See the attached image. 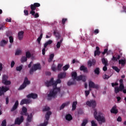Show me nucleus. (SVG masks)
I'll return each mask as SVG.
<instances>
[{"instance_id":"nucleus-16","label":"nucleus","mask_w":126,"mask_h":126,"mask_svg":"<svg viewBox=\"0 0 126 126\" xmlns=\"http://www.w3.org/2000/svg\"><path fill=\"white\" fill-rule=\"evenodd\" d=\"M19 105V103L18 102V100H16L12 108L11 109V112H14L15 110H17L18 108V106Z\"/></svg>"},{"instance_id":"nucleus-58","label":"nucleus","mask_w":126,"mask_h":126,"mask_svg":"<svg viewBox=\"0 0 126 126\" xmlns=\"http://www.w3.org/2000/svg\"><path fill=\"white\" fill-rule=\"evenodd\" d=\"M5 100H6V105H8V104L9 103V99L8 98V97H6Z\"/></svg>"},{"instance_id":"nucleus-13","label":"nucleus","mask_w":126,"mask_h":126,"mask_svg":"<svg viewBox=\"0 0 126 126\" xmlns=\"http://www.w3.org/2000/svg\"><path fill=\"white\" fill-rule=\"evenodd\" d=\"M96 64V60L92 59V60H89L88 62V66L89 67H91V66H95Z\"/></svg>"},{"instance_id":"nucleus-18","label":"nucleus","mask_w":126,"mask_h":126,"mask_svg":"<svg viewBox=\"0 0 126 126\" xmlns=\"http://www.w3.org/2000/svg\"><path fill=\"white\" fill-rule=\"evenodd\" d=\"M31 11H30L31 14H32V15H34V14L36 13V12L34 11L36 10V8L34 4H32L31 5Z\"/></svg>"},{"instance_id":"nucleus-61","label":"nucleus","mask_w":126,"mask_h":126,"mask_svg":"<svg viewBox=\"0 0 126 126\" xmlns=\"http://www.w3.org/2000/svg\"><path fill=\"white\" fill-rule=\"evenodd\" d=\"M108 54V49H105L104 52H102V55H105V54Z\"/></svg>"},{"instance_id":"nucleus-64","label":"nucleus","mask_w":126,"mask_h":126,"mask_svg":"<svg viewBox=\"0 0 126 126\" xmlns=\"http://www.w3.org/2000/svg\"><path fill=\"white\" fill-rule=\"evenodd\" d=\"M24 13H25V15H28V10H25L24 11Z\"/></svg>"},{"instance_id":"nucleus-51","label":"nucleus","mask_w":126,"mask_h":126,"mask_svg":"<svg viewBox=\"0 0 126 126\" xmlns=\"http://www.w3.org/2000/svg\"><path fill=\"white\" fill-rule=\"evenodd\" d=\"M85 93L86 97H87L90 94V91H85Z\"/></svg>"},{"instance_id":"nucleus-1","label":"nucleus","mask_w":126,"mask_h":126,"mask_svg":"<svg viewBox=\"0 0 126 126\" xmlns=\"http://www.w3.org/2000/svg\"><path fill=\"white\" fill-rule=\"evenodd\" d=\"M62 83V80L61 78H58L56 81H54V78H51L50 81H46L45 83V86L46 87H50V86H53L52 90H51L49 92V94L47 95V99L49 100H51L53 98H56L58 93L61 92V88H57L58 84Z\"/></svg>"},{"instance_id":"nucleus-21","label":"nucleus","mask_w":126,"mask_h":126,"mask_svg":"<svg viewBox=\"0 0 126 126\" xmlns=\"http://www.w3.org/2000/svg\"><path fill=\"white\" fill-rule=\"evenodd\" d=\"M24 36V32L21 31L18 32V37L19 40H22V39H23Z\"/></svg>"},{"instance_id":"nucleus-54","label":"nucleus","mask_w":126,"mask_h":126,"mask_svg":"<svg viewBox=\"0 0 126 126\" xmlns=\"http://www.w3.org/2000/svg\"><path fill=\"white\" fill-rule=\"evenodd\" d=\"M107 66L108 65H104L102 68L103 71H107V70H108V68L107 67Z\"/></svg>"},{"instance_id":"nucleus-7","label":"nucleus","mask_w":126,"mask_h":126,"mask_svg":"<svg viewBox=\"0 0 126 126\" xmlns=\"http://www.w3.org/2000/svg\"><path fill=\"white\" fill-rule=\"evenodd\" d=\"M8 77L6 75H3L2 76V82L4 85H10L11 84V82L10 81H8Z\"/></svg>"},{"instance_id":"nucleus-9","label":"nucleus","mask_w":126,"mask_h":126,"mask_svg":"<svg viewBox=\"0 0 126 126\" xmlns=\"http://www.w3.org/2000/svg\"><path fill=\"white\" fill-rule=\"evenodd\" d=\"M9 90V88L7 87L2 86L0 87V96H2V95H4V93L7 91Z\"/></svg>"},{"instance_id":"nucleus-47","label":"nucleus","mask_w":126,"mask_h":126,"mask_svg":"<svg viewBox=\"0 0 126 126\" xmlns=\"http://www.w3.org/2000/svg\"><path fill=\"white\" fill-rule=\"evenodd\" d=\"M112 68L117 72H120V70L119 69V68H118V67L114 66L112 67Z\"/></svg>"},{"instance_id":"nucleus-26","label":"nucleus","mask_w":126,"mask_h":126,"mask_svg":"<svg viewBox=\"0 0 126 126\" xmlns=\"http://www.w3.org/2000/svg\"><path fill=\"white\" fill-rule=\"evenodd\" d=\"M70 104L69 101L63 103L60 107V110H63L64 108V107L68 106Z\"/></svg>"},{"instance_id":"nucleus-28","label":"nucleus","mask_w":126,"mask_h":126,"mask_svg":"<svg viewBox=\"0 0 126 126\" xmlns=\"http://www.w3.org/2000/svg\"><path fill=\"white\" fill-rule=\"evenodd\" d=\"M6 44H7V41H6L4 39H3L0 42V46L1 47H4Z\"/></svg>"},{"instance_id":"nucleus-17","label":"nucleus","mask_w":126,"mask_h":126,"mask_svg":"<svg viewBox=\"0 0 126 126\" xmlns=\"http://www.w3.org/2000/svg\"><path fill=\"white\" fill-rule=\"evenodd\" d=\"M20 114L22 116H27L28 115V113H27V108L25 106H23L22 108V112Z\"/></svg>"},{"instance_id":"nucleus-49","label":"nucleus","mask_w":126,"mask_h":126,"mask_svg":"<svg viewBox=\"0 0 126 126\" xmlns=\"http://www.w3.org/2000/svg\"><path fill=\"white\" fill-rule=\"evenodd\" d=\"M103 79H109V78H110V76H109V75L105 74L103 76Z\"/></svg>"},{"instance_id":"nucleus-35","label":"nucleus","mask_w":126,"mask_h":126,"mask_svg":"<svg viewBox=\"0 0 126 126\" xmlns=\"http://www.w3.org/2000/svg\"><path fill=\"white\" fill-rule=\"evenodd\" d=\"M22 53V51L20 49H17L16 50L15 56H19V55H21Z\"/></svg>"},{"instance_id":"nucleus-20","label":"nucleus","mask_w":126,"mask_h":126,"mask_svg":"<svg viewBox=\"0 0 126 126\" xmlns=\"http://www.w3.org/2000/svg\"><path fill=\"white\" fill-rule=\"evenodd\" d=\"M78 81H79L80 80H82L85 82V81H86V77L82 76V75H80L78 76H77L76 79Z\"/></svg>"},{"instance_id":"nucleus-41","label":"nucleus","mask_w":126,"mask_h":126,"mask_svg":"<svg viewBox=\"0 0 126 126\" xmlns=\"http://www.w3.org/2000/svg\"><path fill=\"white\" fill-rule=\"evenodd\" d=\"M23 67V65H21L19 66H17L16 68V70H17V71H21Z\"/></svg>"},{"instance_id":"nucleus-29","label":"nucleus","mask_w":126,"mask_h":126,"mask_svg":"<svg viewBox=\"0 0 126 126\" xmlns=\"http://www.w3.org/2000/svg\"><path fill=\"white\" fill-rule=\"evenodd\" d=\"M55 57V55L54 54H51L49 56V58L48 59V63H52L53 60H54V58Z\"/></svg>"},{"instance_id":"nucleus-27","label":"nucleus","mask_w":126,"mask_h":126,"mask_svg":"<svg viewBox=\"0 0 126 126\" xmlns=\"http://www.w3.org/2000/svg\"><path fill=\"white\" fill-rule=\"evenodd\" d=\"M65 118L66 121L70 122V121H71V120H72V116H71V115L69 114H68L65 115Z\"/></svg>"},{"instance_id":"nucleus-19","label":"nucleus","mask_w":126,"mask_h":126,"mask_svg":"<svg viewBox=\"0 0 126 126\" xmlns=\"http://www.w3.org/2000/svg\"><path fill=\"white\" fill-rule=\"evenodd\" d=\"M65 76H66V73L65 72H61L58 75V78H60L61 79H63V78H65Z\"/></svg>"},{"instance_id":"nucleus-62","label":"nucleus","mask_w":126,"mask_h":126,"mask_svg":"<svg viewBox=\"0 0 126 126\" xmlns=\"http://www.w3.org/2000/svg\"><path fill=\"white\" fill-rule=\"evenodd\" d=\"M51 68L53 71H56V70H57V67L55 66H52Z\"/></svg>"},{"instance_id":"nucleus-46","label":"nucleus","mask_w":126,"mask_h":126,"mask_svg":"<svg viewBox=\"0 0 126 126\" xmlns=\"http://www.w3.org/2000/svg\"><path fill=\"white\" fill-rule=\"evenodd\" d=\"M100 54H101V51H95L94 53V56L96 57V56H100Z\"/></svg>"},{"instance_id":"nucleus-38","label":"nucleus","mask_w":126,"mask_h":126,"mask_svg":"<svg viewBox=\"0 0 126 126\" xmlns=\"http://www.w3.org/2000/svg\"><path fill=\"white\" fill-rule=\"evenodd\" d=\"M71 75L74 80L76 79V77H77V73H76V72H72Z\"/></svg>"},{"instance_id":"nucleus-22","label":"nucleus","mask_w":126,"mask_h":126,"mask_svg":"<svg viewBox=\"0 0 126 126\" xmlns=\"http://www.w3.org/2000/svg\"><path fill=\"white\" fill-rule=\"evenodd\" d=\"M119 64H121L122 66H125L126 63V59L124 58V59H121L119 60Z\"/></svg>"},{"instance_id":"nucleus-5","label":"nucleus","mask_w":126,"mask_h":126,"mask_svg":"<svg viewBox=\"0 0 126 126\" xmlns=\"http://www.w3.org/2000/svg\"><path fill=\"white\" fill-rule=\"evenodd\" d=\"M31 82L28 80V78L27 77H26L25 78L24 81L23 83L20 86V87L18 89V90H23L27 85H29L30 84Z\"/></svg>"},{"instance_id":"nucleus-23","label":"nucleus","mask_w":126,"mask_h":126,"mask_svg":"<svg viewBox=\"0 0 126 126\" xmlns=\"http://www.w3.org/2000/svg\"><path fill=\"white\" fill-rule=\"evenodd\" d=\"M80 70H81V71H83L84 72H86V73H87V72H88V69L84 65H81L80 66Z\"/></svg>"},{"instance_id":"nucleus-34","label":"nucleus","mask_w":126,"mask_h":126,"mask_svg":"<svg viewBox=\"0 0 126 126\" xmlns=\"http://www.w3.org/2000/svg\"><path fill=\"white\" fill-rule=\"evenodd\" d=\"M101 62L102 64L104 65H108V60L105 58H102L101 59Z\"/></svg>"},{"instance_id":"nucleus-37","label":"nucleus","mask_w":126,"mask_h":126,"mask_svg":"<svg viewBox=\"0 0 126 126\" xmlns=\"http://www.w3.org/2000/svg\"><path fill=\"white\" fill-rule=\"evenodd\" d=\"M43 38V34L41 33L40 34V36L37 39V41L38 43V44H40L41 43V40H42V38Z\"/></svg>"},{"instance_id":"nucleus-4","label":"nucleus","mask_w":126,"mask_h":126,"mask_svg":"<svg viewBox=\"0 0 126 126\" xmlns=\"http://www.w3.org/2000/svg\"><path fill=\"white\" fill-rule=\"evenodd\" d=\"M52 115V112L48 111L45 115V120L43 124H40L37 126H46L49 123V120L50 119V116Z\"/></svg>"},{"instance_id":"nucleus-25","label":"nucleus","mask_w":126,"mask_h":126,"mask_svg":"<svg viewBox=\"0 0 126 126\" xmlns=\"http://www.w3.org/2000/svg\"><path fill=\"white\" fill-rule=\"evenodd\" d=\"M28 116L27 118V122L28 123H31L32 122V118H33V115H32V113H31L30 115H27Z\"/></svg>"},{"instance_id":"nucleus-12","label":"nucleus","mask_w":126,"mask_h":126,"mask_svg":"<svg viewBox=\"0 0 126 126\" xmlns=\"http://www.w3.org/2000/svg\"><path fill=\"white\" fill-rule=\"evenodd\" d=\"M31 102H32V100L29 98H24L21 101L20 105L22 106V105H24V104H30Z\"/></svg>"},{"instance_id":"nucleus-50","label":"nucleus","mask_w":126,"mask_h":126,"mask_svg":"<svg viewBox=\"0 0 126 126\" xmlns=\"http://www.w3.org/2000/svg\"><path fill=\"white\" fill-rule=\"evenodd\" d=\"M9 39L10 43H13V37L12 36H9Z\"/></svg>"},{"instance_id":"nucleus-39","label":"nucleus","mask_w":126,"mask_h":126,"mask_svg":"<svg viewBox=\"0 0 126 126\" xmlns=\"http://www.w3.org/2000/svg\"><path fill=\"white\" fill-rule=\"evenodd\" d=\"M27 59L26 57L23 56L21 59V63H25V62H27Z\"/></svg>"},{"instance_id":"nucleus-8","label":"nucleus","mask_w":126,"mask_h":126,"mask_svg":"<svg viewBox=\"0 0 126 126\" xmlns=\"http://www.w3.org/2000/svg\"><path fill=\"white\" fill-rule=\"evenodd\" d=\"M53 43V40H49L48 41L45 42L44 44V48L42 50V55L45 56V54H46V48L48 47V45H51Z\"/></svg>"},{"instance_id":"nucleus-24","label":"nucleus","mask_w":126,"mask_h":126,"mask_svg":"<svg viewBox=\"0 0 126 126\" xmlns=\"http://www.w3.org/2000/svg\"><path fill=\"white\" fill-rule=\"evenodd\" d=\"M111 113L112 114H118V110L117 109V106L115 105L112 107V108L110 110Z\"/></svg>"},{"instance_id":"nucleus-52","label":"nucleus","mask_w":126,"mask_h":126,"mask_svg":"<svg viewBox=\"0 0 126 126\" xmlns=\"http://www.w3.org/2000/svg\"><path fill=\"white\" fill-rule=\"evenodd\" d=\"M74 84V82H70L69 81L67 82V86H70V85H73Z\"/></svg>"},{"instance_id":"nucleus-31","label":"nucleus","mask_w":126,"mask_h":126,"mask_svg":"<svg viewBox=\"0 0 126 126\" xmlns=\"http://www.w3.org/2000/svg\"><path fill=\"white\" fill-rule=\"evenodd\" d=\"M120 59H121V55H118L117 58L113 56L111 60L113 61L118 62V60Z\"/></svg>"},{"instance_id":"nucleus-3","label":"nucleus","mask_w":126,"mask_h":126,"mask_svg":"<svg viewBox=\"0 0 126 126\" xmlns=\"http://www.w3.org/2000/svg\"><path fill=\"white\" fill-rule=\"evenodd\" d=\"M120 85L119 87H115L114 88V92L116 94H118L120 92H123V90L125 89V86L124 85V80L123 79H121L119 81Z\"/></svg>"},{"instance_id":"nucleus-14","label":"nucleus","mask_w":126,"mask_h":126,"mask_svg":"<svg viewBox=\"0 0 126 126\" xmlns=\"http://www.w3.org/2000/svg\"><path fill=\"white\" fill-rule=\"evenodd\" d=\"M27 98H28V99L30 98H32V99H37V98H38V94L34 93L29 94L27 95Z\"/></svg>"},{"instance_id":"nucleus-63","label":"nucleus","mask_w":126,"mask_h":126,"mask_svg":"<svg viewBox=\"0 0 126 126\" xmlns=\"http://www.w3.org/2000/svg\"><path fill=\"white\" fill-rule=\"evenodd\" d=\"M117 122H122V117L120 116L118 117V118L117 119Z\"/></svg>"},{"instance_id":"nucleus-42","label":"nucleus","mask_w":126,"mask_h":126,"mask_svg":"<svg viewBox=\"0 0 126 126\" xmlns=\"http://www.w3.org/2000/svg\"><path fill=\"white\" fill-rule=\"evenodd\" d=\"M26 57L28 59H30V57H31V53L30 51H27L26 52Z\"/></svg>"},{"instance_id":"nucleus-43","label":"nucleus","mask_w":126,"mask_h":126,"mask_svg":"<svg viewBox=\"0 0 126 126\" xmlns=\"http://www.w3.org/2000/svg\"><path fill=\"white\" fill-rule=\"evenodd\" d=\"M50 109L51 108H50V107H48V106H45L43 109V111L47 112L48 111H50Z\"/></svg>"},{"instance_id":"nucleus-32","label":"nucleus","mask_w":126,"mask_h":126,"mask_svg":"<svg viewBox=\"0 0 126 126\" xmlns=\"http://www.w3.org/2000/svg\"><path fill=\"white\" fill-rule=\"evenodd\" d=\"M62 43H63V38H62L60 41H58L57 43L56 47L57 49H60L61 48V45H62Z\"/></svg>"},{"instance_id":"nucleus-40","label":"nucleus","mask_w":126,"mask_h":126,"mask_svg":"<svg viewBox=\"0 0 126 126\" xmlns=\"http://www.w3.org/2000/svg\"><path fill=\"white\" fill-rule=\"evenodd\" d=\"M88 123V120L87 119H85L83 121V122L81 124L82 126H85Z\"/></svg>"},{"instance_id":"nucleus-30","label":"nucleus","mask_w":126,"mask_h":126,"mask_svg":"<svg viewBox=\"0 0 126 126\" xmlns=\"http://www.w3.org/2000/svg\"><path fill=\"white\" fill-rule=\"evenodd\" d=\"M54 34L58 40H59V39H61V35H60V33L57 32H56V31H54Z\"/></svg>"},{"instance_id":"nucleus-11","label":"nucleus","mask_w":126,"mask_h":126,"mask_svg":"<svg viewBox=\"0 0 126 126\" xmlns=\"http://www.w3.org/2000/svg\"><path fill=\"white\" fill-rule=\"evenodd\" d=\"M86 104L87 106H89V107L95 108V107H96V101H95V100L88 101Z\"/></svg>"},{"instance_id":"nucleus-45","label":"nucleus","mask_w":126,"mask_h":126,"mask_svg":"<svg viewBox=\"0 0 126 126\" xmlns=\"http://www.w3.org/2000/svg\"><path fill=\"white\" fill-rule=\"evenodd\" d=\"M69 67V65H65L63 67V69L64 71L67 70L68 68Z\"/></svg>"},{"instance_id":"nucleus-56","label":"nucleus","mask_w":126,"mask_h":126,"mask_svg":"<svg viewBox=\"0 0 126 126\" xmlns=\"http://www.w3.org/2000/svg\"><path fill=\"white\" fill-rule=\"evenodd\" d=\"M66 21H67V19L66 18L62 19V24H64Z\"/></svg>"},{"instance_id":"nucleus-44","label":"nucleus","mask_w":126,"mask_h":126,"mask_svg":"<svg viewBox=\"0 0 126 126\" xmlns=\"http://www.w3.org/2000/svg\"><path fill=\"white\" fill-rule=\"evenodd\" d=\"M62 67H63V64L60 63L58 64V67H57V70H59V71H60L61 70H62Z\"/></svg>"},{"instance_id":"nucleus-33","label":"nucleus","mask_w":126,"mask_h":126,"mask_svg":"<svg viewBox=\"0 0 126 126\" xmlns=\"http://www.w3.org/2000/svg\"><path fill=\"white\" fill-rule=\"evenodd\" d=\"M76 105H77V101L73 102L72 105V111H74V110H75V109H76Z\"/></svg>"},{"instance_id":"nucleus-59","label":"nucleus","mask_w":126,"mask_h":126,"mask_svg":"<svg viewBox=\"0 0 126 126\" xmlns=\"http://www.w3.org/2000/svg\"><path fill=\"white\" fill-rule=\"evenodd\" d=\"M32 16H34V18H38V17H39V13H36L34 15H32Z\"/></svg>"},{"instance_id":"nucleus-10","label":"nucleus","mask_w":126,"mask_h":126,"mask_svg":"<svg viewBox=\"0 0 126 126\" xmlns=\"http://www.w3.org/2000/svg\"><path fill=\"white\" fill-rule=\"evenodd\" d=\"M24 121V117L23 116H21L20 118H17L15 121V125H20Z\"/></svg>"},{"instance_id":"nucleus-55","label":"nucleus","mask_w":126,"mask_h":126,"mask_svg":"<svg viewBox=\"0 0 126 126\" xmlns=\"http://www.w3.org/2000/svg\"><path fill=\"white\" fill-rule=\"evenodd\" d=\"M33 5L36 7H39L41 5L39 3H34Z\"/></svg>"},{"instance_id":"nucleus-57","label":"nucleus","mask_w":126,"mask_h":126,"mask_svg":"<svg viewBox=\"0 0 126 126\" xmlns=\"http://www.w3.org/2000/svg\"><path fill=\"white\" fill-rule=\"evenodd\" d=\"M94 34H95V35H97V34H98L99 33V30L98 29H96L94 31Z\"/></svg>"},{"instance_id":"nucleus-2","label":"nucleus","mask_w":126,"mask_h":126,"mask_svg":"<svg viewBox=\"0 0 126 126\" xmlns=\"http://www.w3.org/2000/svg\"><path fill=\"white\" fill-rule=\"evenodd\" d=\"M94 119L97 121L98 122V124L99 125H102L103 123L106 122V119L105 118V117L103 116V114L101 113H98L97 112V109H94Z\"/></svg>"},{"instance_id":"nucleus-36","label":"nucleus","mask_w":126,"mask_h":126,"mask_svg":"<svg viewBox=\"0 0 126 126\" xmlns=\"http://www.w3.org/2000/svg\"><path fill=\"white\" fill-rule=\"evenodd\" d=\"M94 72L95 74H97V75H99V74H100V68L99 67H96L94 69Z\"/></svg>"},{"instance_id":"nucleus-53","label":"nucleus","mask_w":126,"mask_h":126,"mask_svg":"<svg viewBox=\"0 0 126 126\" xmlns=\"http://www.w3.org/2000/svg\"><path fill=\"white\" fill-rule=\"evenodd\" d=\"M91 124L92 126H97V124L95 123V121H94V120L92 121Z\"/></svg>"},{"instance_id":"nucleus-60","label":"nucleus","mask_w":126,"mask_h":126,"mask_svg":"<svg viewBox=\"0 0 126 126\" xmlns=\"http://www.w3.org/2000/svg\"><path fill=\"white\" fill-rule=\"evenodd\" d=\"M15 64V62L14 61H12L11 63V67H13L14 66V65Z\"/></svg>"},{"instance_id":"nucleus-15","label":"nucleus","mask_w":126,"mask_h":126,"mask_svg":"<svg viewBox=\"0 0 126 126\" xmlns=\"http://www.w3.org/2000/svg\"><path fill=\"white\" fill-rule=\"evenodd\" d=\"M90 88H94L95 89H98L99 88V85H95V83L92 81H90L89 83Z\"/></svg>"},{"instance_id":"nucleus-6","label":"nucleus","mask_w":126,"mask_h":126,"mask_svg":"<svg viewBox=\"0 0 126 126\" xmlns=\"http://www.w3.org/2000/svg\"><path fill=\"white\" fill-rule=\"evenodd\" d=\"M38 69H41V64H40V63L33 64L30 70V74H33L34 71H36V70H38Z\"/></svg>"},{"instance_id":"nucleus-48","label":"nucleus","mask_w":126,"mask_h":126,"mask_svg":"<svg viewBox=\"0 0 126 126\" xmlns=\"http://www.w3.org/2000/svg\"><path fill=\"white\" fill-rule=\"evenodd\" d=\"M1 126H6V120L4 119L2 122L1 124Z\"/></svg>"}]
</instances>
